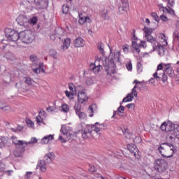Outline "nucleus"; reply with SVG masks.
<instances>
[{"instance_id":"obj_1","label":"nucleus","mask_w":179,"mask_h":179,"mask_svg":"<svg viewBox=\"0 0 179 179\" xmlns=\"http://www.w3.org/2000/svg\"><path fill=\"white\" fill-rule=\"evenodd\" d=\"M121 58V52H113L110 50V54L109 55L108 59H105L103 62V65L105 67V71H110V69H115V64L120 62V59Z\"/></svg>"},{"instance_id":"obj_2","label":"nucleus","mask_w":179,"mask_h":179,"mask_svg":"<svg viewBox=\"0 0 179 179\" xmlns=\"http://www.w3.org/2000/svg\"><path fill=\"white\" fill-rule=\"evenodd\" d=\"M159 152L162 157L169 159L174 156V153L177 152V148L170 143H163L158 148Z\"/></svg>"},{"instance_id":"obj_3","label":"nucleus","mask_w":179,"mask_h":179,"mask_svg":"<svg viewBox=\"0 0 179 179\" xmlns=\"http://www.w3.org/2000/svg\"><path fill=\"white\" fill-rule=\"evenodd\" d=\"M10 139L16 147V149L14 151L15 157H22L23 153L26 152V149H24V141L22 140H17V137L15 136H11Z\"/></svg>"},{"instance_id":"obj_4","label":"nucleus","mask_w":179,"mask_h":179,"mask_svg":"<svg viewBox=\"0 0 179 179\" xmlns=\"http://www.w3.org/2000/svg\"><path fill=\"white\" fill-rule=\"evenodd\" d=\"M133 36L131 37V47L133 50L137 52V54H141V48H146L148 45H146V41H141L140 43L138 44V37L135 34L136 30L135 29H132Z\"/></svg>"},{"instance_id":"obj_5","label":"nucleus","mask_w":179,"mask_h":179,"mask_svg":"<svg viewBox=\"0 0 179 179\" xmlns=\"http://www.w3.org/2000/svg\"><path fill=\"white\" fill-rule=\"evenodd\" d=\"M20 38L24 44H31L34 41V32L30 29L22 31L20 33Z\"/></svg>"},{"instance_id":"obj_6","label":"nucleus","mask_w":179,"mask_h":179,"mask_svg":"<svg viewBox=\"0 0 179 179\" xmlns=\"http://www.w3.org/2000/svg\"><path fill=\"white\" fill-rule=\"evenodd\" d=\"M6 37L10 41H17L19 38H20V33L17 32V31L15 29H12L10 28H6L5 29Z\"/></svg>"},{"instance_id":"obj_7","label":"nucleus","mask_w":179,"mask_h":179,"mask_svg":"<svg viewBox=\"0 0 179 179\" xmlns=\"http://www.w3.org/2000/svg\"><path fill=\"white\" fill-rule=\"evenodd\" d=\"M166 160L163 159H156L154 162V170L157 171V173H164L166 171Z\"/></svg>"},{"instance_id":"obj_8","label":"nucleus","mask_w":179,"mask_h":179,"mask_svg":"<svg viewBox=\"0 0 179 179\" xmlns=\"http://www.w3.org/2000/svg\"><path fill=\"white\" fill-rule=\"evenodd\" d=\"M176 128V124L171 121L164 122L162 124L160 129L164 132H172Z\"/></svg>"},{"instance_id":"obj_9","label":"nucleus","mask_w":179,"mask_h":179,"mask_svg":"<svg viewBox=\"0 0 179 179\" xmlns=\"http://www.w3.org/2000/svg\"><path fill=\"white\" fill-rule=\"evenodd\" d=\"M16 22L20 26H29V17L26 15H20L16 19Z\"/></svg>"},{"instance_id":"obj_10","label":"nucleus","mask_w":179,"mask_h":179,"mask_svg":"<svg viewBox=\"0 0 179 179\" xmlns=\"http://www.w3.org/2000/svg\"><path fill=\"white\" fill-rule=\"evenodd\" d=\"M78 102L80 103L81 104H83L85 101H87V100H89L87 95H86V92L83 91H80L78 93Z\"/></svg>"},{"instance_id":"obj_11","label":"nucleus","mask_w":179,"mask_h":179,"mask_svg":"<svg viewBox=\"0 0 179 179\" xmlns=\"http://www.w3.org/2000/svg\"><path fill=\"white\" fill-rule=\"evenodd\" d=\"M164 69L170 78H173V76H174V70L173 69V67H171V64H164Z\"/></svg>"},{"instance_id":"obj_12","label":"nucleus","mask_w":179,"mask_h":179,"mask_svg":"<svg viewBox=\"0 0 179 179\" xmlns=\"http://www.w3.org/2000/svg\"><path fill=\"white\" fill-rule=\"evenodd\" d=\"M34 2L39 9H45L48 6V0H34Z\"/></svg>"},{"instance_id":"obj_13","label":"nucleus","mask_w":179,"mask_h":179,"mask_svg":"<svg viewBox=\"0 0 179 179\" xmlns=\"http://www.w3.org/2000/svg\"><path fill=\"white\" fill-rule=\"evenodd\" d=\"M145 38L148 43L152 44V48H156L157 47V44L159 42L156 39V38L153 37L152 35L145 36Z\"/></svg>"},{"instance_id":"obj_14","label":"nucleus","mask_w":179,"mask_h":179,"mask_svg":"<svg viewBox=\"0 0 179 179\" xmlns=\"http://www.w3.org/2000/svg\"><path fill=\"white\" fill-rule=\"evenodd\" d=\"M80 132L81 136L83 139H88V138L92 136V130L89 128H85L83 130H81Z\"/></svg>"},{"instance_id":"obj_15","label":"nucleus","mask_w":179,"mask_h":179,"mask_svg":"<svg viewBox=\"0 0 179 179\" xmlns=\"http://www.w3.org/2000/svg\"><path fill=\"white\" fill-rule=\"evenodd\" d=\"M36 167L37 169H40V171H41V173H45L47 171L45 161L43 159L38 161Z\"/></svg>"},{"instance_id":"obj_16","label":"nucleus","mask_w":179,"mask_h":179,"mask_svg":"<svg viewBox=\"0 0 179 179\" xmlns=\"http://www.w3.org/2000/svg\"><path fill=\"white\" fill-rule=\"evenodd\" d=\"M153 51H158L159 57H163L166 52L164 47L159 43H157V46H156L155 48H153Z\"/></svg>"},{"instance_id":"obj_17","label":"nucleus","mask_w":179,"mask_h":179,"mask_svg":"<svg viewBox=\"0 0 179 179\" xmlns=\"http://www.w3.org/2000/svg\"><path fill=\"white\" fill-rule=\"evenodd\" d=\"M80 18L78 20V23L80 24H85V23H92V19H90L88 16H83L82 15H80Z\"/></svg>"},{"instance_id":"obj_18","label":"nucleus","mask_w":179,"mask_h":179,"mask_svg":"<svg viewBox=\"0 0 179 179\" xmlns=\"http://www.w3.org/2000/svg\"><path fill=\"white\" fill-rule=\"evenodd\" d=\"M85 46V40L83 38L78 37L74 41V47L79 48L80 47Z\"/></svg>"},{"instance_id":"obj_19","label":"nucleus","mask_w":179,"mask_h":179,"mask_svg":"<svg viewBox=\"0 0 179 179\" xmlns=\"http://www.w3.org/2000/svg\"><path fill=\"white\" fill-rule=\"evenodd\" d=\"M55 157V155H54V152H48L47 153L45 157V162L50 164L52 162V159H54Z\"/></svg>"},{"instance_id":"obj_20","label":"nucleus","mask_w":179,"mask_h":179,"mask_svg":"<svg viewBox=\"0 0 179 179\" xmlns=\"http://www.w3.org/2000/svg\"><path fill=\"white\" fill-rule=\"evenodd\" d=\"M127 149L130 153H134V156H136V152H138V147L135 144L127 145Z\"/></svg>"},{"instance_id":"obj_21","label":"nucleus","mask_w":179,"mask_h":179,"mask_svg":"<svg viewBox=\"0 0 179 179\" xmlns=\"http://www.w3.org/2000/svg\"><path fill=\"white\" fill-rule=\"evenodd\" d=\"M54 140V135H48L45 136L41 139V143L42 145H47L50 142V141Z\"/></svg>"},{"instance_id":"obj_22","label":"nucleus","mask_w":179,"mask_h":179,"mask_svg":"<svg viewBox=\"0 0 179 179\" xmlns=\"http://www.w3.org/2000/svg\"><path fill=\"white\" fill-rule=\"evenodd\" d=\"M71 45V38H67L64 39L63 45L61 47V50H63V51H65V50H68Z\"/></svg>"},{"instance_id":"obj_23","label":"nucleus","mask_w":179,"mask_h":179,"mask_svg":"<svg viewBox=\"0 0 179 179\" xmlns=\"http://www.w3.org/2000/svg\"><path fill=\"white\" fill-rule=\"evenodd\" d=\"M121 2L122 6L119 7V10L126 12L127 9H128V6H129V4L128 3V0H121Z\"/></svg>"},{"instance_id":"obj_24","label":"nucleus","mask_w":179,"mask_h":179,"mask_svg":"<svg viewBox=\"0 0 179 179\" xmlns=\"http://www.w3.org/2000/svg\"><path fill=\"white\" fill-rule=\"evenodd\" d=\"M38 140L36 137H32L29 141H24V149L27 148L28 145H34V143H37Z\"/></svg>"},{"instance_id":"obj_25","label":"nucleus","mask_w":179,"mask_h":179,"mask_svg":"<svg viewBox=\"0 0 179 179\" xmlns=\"http://www.w3.org/2000/svg\"><path fill=\"white\" fill-rule=\"evenodd\" d=\"M4 58H6V59H9L10 61H15V55L10 52H7L4 55Z\"/></svg>"},{"instance_id":"obj_26","label":"nucleus","mask_w":179,"mask_h":179,"mask_svg":"<svg viewBox=\"0 0 179 179\" xmlns=\"http://www.w3.org/2000/svg\"><path fill=\"white\" fill-rule=\"evenodd\" d=\"M163 75V72L160 73L159 71H156V72L153 74L154 78L157 80V82H160L162 80V76Z\"/></svg>"},{"instance_id":"obj_27","label":"nucleus","mask_w":179,"mask_h":179,"mask_svg":"<svg viewBox=\"0 0 179 179\" xmlns=\"http://www.w3.org/2000/svg\"><path fill=\"white\" fill-rule=\"evenodd\" d=\"M163 12L164 13H168L169 15H176L174 9H172L171 6H167L166 7H165V9Z\"/></svg>"},{"instance_id":"obj_28","label":"nucleus","mask_w":179,"mask_h":179,"mask_svg":"<svg viewBox=\"0 0 179 179\" xmlns=\"http://www.w3.org/2000/svg\"><path fill=\"white\" fill-rule=\"evenodd\" d=\"M101 16L104 20H108L110 19V17L108 16V10L103 9L101 12Z\"/></svg>"},{"instance_id":"obj_29","label":"nucleus","mask_w":179,"mask_h":179,"mask_svg":"<svg viewBox=\"0 0 179 179\" xmlns=\"http://www.w3.org/2000/svg\"><path fill=\"white\" fill-rule=\"evenodd\" d=\"M143 31L145 34V36H152V33H153V29L152 28H148L146 27L143 29Z\"/></svg>"},{"instance_id":"obj_30","label":"nucleus","mask_w":179,"mask_h":179,"mask_svg":"<svg viewBox=\"0 0 179 179\" xmlns=\"http://www.w3.org/2000/svg\"><path fill=\"white\" fill-rule=\"evenodd\" d=\"M132 100H134V96L131 95V94H128L127 96L123 99L122 103H128L132 101Z\"/></svg>"},{"instance_id":"obj_31","label":"nucleus","mask_w":179,"mask_h":179,"mask_svg":"<svg viewBox=\"0 0 179 179\" xmlns=\"http://www.w3.org/2000/svg\"><path fill=\"white\" fill-rule=\"evenodd\" d=\"M73 108L76 111V114H79V113L82 111V105L80 103H76Z\"/></svg>"},{"instance_id":"obj_32","label":"nucleus","mask_w":179,"mask_h":179,"mask_svg":"<svg viewBox=\"0 0 179 179\" xmlns=\"http://www.w3.org/2000/svg\"><path fill=\"white\" fill-rule=\"evenodd\" d=\"M97 48L98 50L100 51L101 54H102V55H104V44L100 42L97 44Z\"/></svg>"},{"instance_id":"obj_33","label":"nucleus","mask_w":179,"mask_h":179,"mask_svg":"<svg viewBox=\"0 0 179 179\" xmlns=\"http://www.w3.org/2000/svg\"><path fill=\"white\" fill-rule=\"evenodd\" d=\"M60 111H62L63 113H68V111H69V106L66 103L62 105L60 107Z\"/></svg>"},{"instance_id":"obj_34","label":"nucleus","mask_w":179,"mask_h":179,"mask_svg":"<svg viewBox=\"0 0 179 179\" xmlns=\"http://www.w3.org/2000/svg\"><path fill=\"white\" fill-rule=\"evenodd\" d=\"M37 20H38L37 17L34 16L32 18L29 19V24H32V26L36 25L37 24Z\"/></svg>"},{"instance_id":"obj_35","label":"nucleus","mask_w":179,"mask_h":179,"mask_svg":"<svg viewBox=\"0 0 179 179\" xmlns=\"http://www.w3.org/2000/svg\"><path fill=\"white\" fill-rule=\"evenodd\" d=\"M60 132H61V134H62L63 136H64L66 137H67L68 135L69 134L68 129H66V127H61Z\"/></svg>"},{"instance_id":"obj_36","label":"nucleus","mask_w":179,"mask_h":179,"mask_svg":"<svg viewBox=\"0 0 179 179\" xmlns=\"http://www.w3.org/2000/svg\"><path fill=\"white\" fill-rule=\"evenodd\" d=\"M90 68L92 71L95 72V73H99V72H100V67L99 66H96L94 64H91Z\"/></svg>"},{"instance_id":"obj_37","label":"nucleus","mask_w":179,"mask_h":179,"mask_svg":"<svg viewBox=\"0 0 179 179\" xmlns=\"http://www.w3.org/2000/svg\"><path fill=\"white\" fill-rule=\"evenodd\" d=\"M78 117L80 118V120H85V118H86V117H87V115H86V113L85 112H78V113L76 114Z\"/></svg>"},{"instance_id":"obj_38","label":"nucleus","mask_w":179,"mask_h":179,"mask_svg":"<svg viewBox=\"0 0 179 179\" xmlns=\"http://www.w3.org/2000/svg\"><path fill=\"white\" fill-rule=\"evenodd\" d=\"M34 82V80H33V79H31L29 77H26L25 78V81L24 83L28 85L29 86L33 85V83Z\"/></svg>"},{"instance_id":"obj_39","label":"nucleus","mask_w":179,"mask_h":179,"mask_svg":"<svg viewBox=\"0 0 179 179\" xmlns=\"http://www.w3.org/2000/svg\"><path fill=\"white\" fill-rule=\"evenodd\" d=\"M27 125L29 127V128H32V129H34V122L31 121V120L29 119L27 120Z\"/></svg>"},{"instance_id":"obj_40","label":"nucleus","mask_w":179,"mask_h":179,"mask_svg":"<svg viewBox=\"0 0 179 179\" xmlns=\"http://www.w3.org/2000/svg\"><path fill=\"white\" fill-rule=\"evenodd\" d=\"M167 75H166V73H164V71H162V76H161V80L164 83H166V82H167Z\"/></svg>"},{"instance_id":"obj_41","label":"nucleus","mask_w":179,"mask_h":179,"mask_svg":"<svg viewBox=\"0 0 179 179\" xmlns=\"http://www.w3.org/2000/svg\"><path fill=\"white\" fill-rule=\"evenodd\" d=\"M62 10H63V13H64V15H68V13H69V6H68L66 5H63Z\"/></svg>"},{"instance_id":"obj_42","label":"nucleus","mask_w":179,"mask_h":179,"mask_svg":"<svg viewBox=\"0 0 179 179\" xmlns=\"http://www.w3.org/2000/svg\"><path fill=\"white\" fill-rule=\"evenodd\" d=\"M49 54L50 57H52V58H54V59H57V52L55 50H50Z\"/></svg>"},{"instance_id":"obj_43","label":"nucleus","mask_w":179,"mask_h":179,"mask_svg":"<svg viewBox=\"0 0 179 179\" xmlns=\"http://www.w3.org/2000/svg\"><path fill=\"white\" fill-rule=\"evenodd\" d=\"M74 138H75V135H73V134L69 133V134L66 137V139L67 141H70V142H72L73 141Z\"/></svg>"},{"instance_id":"obj_44","label":"nucleus","mask_w":179,"mask_h":179,"mask_svg":"<svg viewBox=\"0 0 179 179\" xmlns=\"http://www.w3.org/2000/svg\"><path fill=\"white\" fill-rule=\"evenodd\" d=\"M93 106L94 105H90L88 108V111H90V115H89V117H93V114L94 113V110H93Z\"/></svg>"},{"instance_id":"obj_45","label":"nucleus","mask_w":179,"mask_h":179,"mask_svg":"<svg viewBox=\"0 0 179 179\" xmlns=\"http://www.w3.org/2000/svg\"><path fill=\"white\" fill-rule=\"evenodd\" d=\"M168 6H171V8H173L174 5H176V0H166Z\"/></svg>"},{"instance_id":"obj_46","label":"nucleus","mask_w":179,"mask_h":179,"mask_svg":"<svg viewBox=\"0 0 179 179\" xmlns=\"http://www.w3.org/2000/svg\"><path fill=\"white\" fill-rule=\"evenodd\" d=\"M1 109L2 111H3L4 113H9V111H10V106H3V107L1 108Z\"/></svg>"},{"instance_id":"obj_47","label":"nucleus","mask_w":179,"mask_h":179,"mask_svg":"<svg viewBox=\"0 0 179 179\" xmlns=\"http://www.w3.org/2000/svg\"><path fill=\"white\" fill-rule=\"evenodd\" d=\"M43 119L41 117V115H38L36 116V122L38 124V125H41V123L43 122Z\"/></svg>"},{"instance_id":"obj_48","label":"nucleus","mask_w":179,"mask_h":179,"mask_svg":"<svg viewBox=\"0 0 179 179\" xmlns=\"http://www.w3.org/2000/svg\"><path fill=\"white\" fill-rule=\"evenodd\" d=\"M58 139L62 142V143H66V136H64L63 137L62 136L59 135Z\"/></svg>"},{"instance_id":"obj_49","label":"nucleus","mask_w":179,"mask_h":179,"mask_svg":"<svg viewBox=\"0 0 179 179\" xmlns=\"http://www.w3.org/2000/svg\"><path fill=\"white\" fill-rule=\"evenodd\" d=\"M29 58L31 62H36V61H38V57H37L36 55H31Z\"/></svg>"},{"instance_id":"obj_50","label":"nucleus","mask_w":179,"mask_h":179,"mask_svg":"<svg viewBox=\"0 0 179 179\" xmlns=\"http://www.w3.org/2000/svg\"><path fill=\"white\" fill-rule=\"evenodd\" d=\"M142 64H141V62H138L137 63V72L138 73H141V72H142Z\"/></svg>"},{"instance_id":"obj_51","label":"nucleus","mask_w":179,"mask_h":179,"mask_svg":"<svg viewBox=\"0 0 179 179\" xmlns=\"http://www.w3.org/2000/svg\"><path fill=\"white\" fill-rule=\"evenodd\" d=\"M151 16L155 22H159V15H157V13H152Z\"/></svg>"},{"instance_id":"obj_52","label":"nucleus","mask_w":179,"mask_h":179,"mask_svg":"<svg viewBox=\"0 0 179 179\" xmlns=\"http://www.w3.org/2000/svg\"><path fill=\"white\" fill-rule=\"evenodd\" d=\"M164 65L166 64L161 63L157 66V71H163L164 69Z\"/></svg>"},{"instance_id":"obj_53","label":"nucleus","mask_w":179,"mask_h":179,"mask_svg":"<svg viewBox=\"0 0 179 179\" xmlns=\"http://www.w3.org/2000/svg\"><path fill=\"white\" fill-rule=\"evenodd\" d=\"M65 94H66V96L69 97V99H73V94L72 92L66 91Z\"/></svg>"},{"instance_id":"obj_54","label":"nucleus","mask_w":179,"mask_h":179,"mask_svg":"<svg viewBox=\"0 0 179 179\" xmlns=\"http://www.w3.org/2000/svg\"><path fill=\"white\" fill-rule=\"evenodd\" d=\"M85 83L87 86H90V85H93V80L90 78H87L85 80Z\"/></svg>"},{"instance_id":"obj_55","label":"nucleus","mask_w":179,"mask_h":179,"mask_svg":"<svg viewBox=\"0 0 179 179\" xmlns=\"http://www.w3.org/2000/svg\"><path fill=\"white\" fill-rule=\"evenodd\" d=\"M130 94L131 96H134V97H138V92H136V90H131Z\"/></svg>"},{"instance_id":"obj_56","label":"nucleus","mask_w":179,"mask_h":179,"mask_svg":"<svg viewBox=\"0 0 179 179\" xmlns=\"http://www.w3.org/2000/svg\"><path fill=\"white\" fill-rule=\"evenodd\" d=\"M95 125H99V129H106V124H100V123L96 122Z\"/></svg>"},{"instance_id":"obj_57","label":"nucleus","mask_w":179,"mask_h":179,"mask_svg":"<svg viewBox=\"0 0 179 179\" xmlns=\"http://www.w3.org/2000/svg\"><path fill=\"white\" fill-rule=\"evenodd\" d=\"M69 89L71 92H75V86L73 85V84H69Z\"/></svg>"},{"instance_id":"obj_58","label":"nucleus","mask_w":179,"mask_h":179,"mask_svg":"<svg viewBox=\"0 0 179 179\" xmlns=\"http://www.w3.org/2000/svg\"><path fill=\"white\" fill-rule=\"evenodd\" d=\"M160 19L161 20H162V22H167V20H169V18H167V16L164 15H161Z\"/></svg>"},{"instance_id":"obj_59","label":"nucleus","mask_w":179,"mask_h":179,"mask_svg":"<svg viewBox=\"0 0 179 179\" xmlns=\"http://www.w3.org/2000/svg\"><path fill=\"white\" fill-rule=\"evenodd\" d=\"M126 67L127 69H128L129 71H132V63H128L127 64H126Z\"/></svg>"},{"instance_id":"obj_60","label":"nucleus","mask_w":179,"mask_h":179,"mask_svg":"<svg viewBox=\"0 0 179 179\" xmlns=\"http://www.w3.org/2000/svg\"><path fill=\"white\" fill-rule=\"evenodd\" d=\"M125 110V107L120 106L118 108H117V111L118 113H124V110Z\"/></svg>"},{"instance_id":"obj_61","label":"nucleus","mask_w":179,"mask_h":179,"mask_svg":"<svg viewBox=\"0 0 179 179\" xmlns=\"http://www.w3.org/2000/svg\"><path fill=\"white\" fill-rule=\"evenodd\" d=\"M89 171H91V173H94V171H96V167H94V166H90Z\"/></svg>"},{"instance_id":"obj_62","label":"nucleus","mask_w":179,"mask_h":179,"mask_svg":"<svg viewBox=\"0 0 179 179\" xmlns=\"http://www.w3.org/2000/svg\"><path fill=\"white\" fill-rule=\"evenodd\" d=\"M127 108H135V103H129L126 106Z\"/></svg>"},{"instance_id":"obj_63","label":"nucleus","mask_w":179,"mask_h":179,"mask_svg":"<svg viewBox=\"0 0 179 179\" xmlns=\"http://www.w3.org/2000/svg\"><path fill=\"white\" fill-rule=\"evenodd\" d=\"M23 128H24L23 127L18 125L15 129L17 132H21V131H23Z\"/></svg>"},{"instance_id":"obj_64","label":"nucleus","mask_w":179,"mask_h":179,"mask_svg":"<svg viewBox=\"0 0 179 179\" xmlns=\"http://www.w3.org/2000/svg\"><path fill=\"white\" fill-rule=\"evenodd\" d=\"M47 111L48 112H50V113H52V111H54V108L52 106H48L47 108H46Z\"/></svg>"}]
</instances>
